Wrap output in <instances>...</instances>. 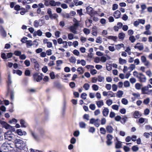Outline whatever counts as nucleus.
I'll return each instance as SVG.
<instances>
[{
  "mask_svg": "<svg viewBox=\"0 0 152 152\" xmlns=\"http://www.w3.org/2000/svg\"><path fill=\"white\" fill-rule=\"evenodd\" d=\"M77 12L78 14H79L80 16H81L82 15H83V9H80V10H77Z\"/></svg>",
  "mask_w": 152,
  "mask_h": 152,
  "instance_id": "nucleus-49",
  "label": "nucleus"
},
{
  "mask_svg": "<svg viewBox=\"0 0 152 152\" xmlns=\"http://www.w3.org/2000/svg\"><path fill=\"white\" fill-rule=\"evenodd\" d=\"M8 145L7 143H3L1 147V149L4 152H7L8 151Z\"/></svg>",
  "mask_w": 152,
  "mask_h": 152,
  "instance_id": "nucleus-8",
  "label": "nucleus"
},
{
  "mask_svg": "<svg viewBox=\"0 0 152 152\" xmlns=\"http://www.w3.org/2000/svg\"><path fill=\"white\" fill-rule=\"evenodd\" d=\"M0 32L1 35L3 37H5L7 36V33L4 28L2 26H0Z\"/></svg>",
  "mask_w": 152,
  "mask_h": 152,
  "instance_id": "nucleus-12",
  "label": "nucleus"
},
{
  "mask_svg": "<svg viewBox=\"0 0 152 152\" xmlns=\"http://www.w3.org/2000/svg\"><path fill=\"white\" fill-rule=\"evenodd\" d=\"M121 15L120 12L118 10H117L114 12V16L116 18H120Z\"/></svg>",
  "mask_w": 152,
  "mask_h": 152,
  "instance_id": "nucleus-18",
  "label": "nucleus"
},
{
  "mask_svg": "<svg viewBox=\"0 0 152 152\" xmlns=\"http://www.w3.org/2000/svg\"><path fill=\"white\" fill-rule=\"evenodd\" d=\"M77 71L79 72V73L80 74H82L84 72L83 69L82 67H79L77 68Z\"/></svg>",
  "mask_w": 152,
  "mask_h": 152,
  "instance_id": "nucleus-35",
  "label": "nucleus"
},
{
  "mask_svg": "<svg viewBox=\"0 0 152 152\" xmlns=\"http://www.w3.org/2000/svg\"><path fill=\"white\" fill-rule=\"evenodd\" d=\"M124 36L125 34L123 33H120L118 34V37L120 39H124Z\"/></svg>",
  "mask_w": 152,
  "mask_h": 152,
  "instance_id": "nucleus-43",
  "label": "nucleus"
},
{
  "mask_svg": "<svg viewBox=\"0 0 152 152\" xmlns=\"http://www.w3.org/2000/svg\"><path fill=\"white\" fill-rule=\"evenodd\" d=\"M122 142L117 140V142H116L115 143V148L118 149L121 148L122 146Z\"/></svg>",
  "mask_w": 152,
  "mask_h": 152,
  "instance_id": "nucleus-24",
  "label": "nucleus"
},
{
  "mask_svg": "<svg viewBox=\"0 0 152 152\" xmlns=\"http://www.w3.org/2000/svg\"><path fill=\"white\" fill-rule=\"evenodd\" d=\"M123 94V92L122 91H118L117 92L116 96L118 98H121L122 97Z\"/></svg>",
  "mask_w": 152,
  "mask_h": 152,
  "instance_id": "nucleus-32",
  "label": "nucleus"
},
{
  "mask_svg": "<svg viewBox=\"0 0 152 152\" xmlns=\"http://www.w3.org/2000/svg\"><path fill=\"white\" fill-rule=\"evenodd\" d=\"M56 1L53 0H50L49 2V4L51 6L55 7L56 6Z\"/></svg>",
  "mask_w": 152,
  "mask_h": 152,
  "instance_id": "nucleus-46",
  "label": "nucleus"
},
{
  "mask_svg": "<svg viewBox=\"0 0 152 152\" xmlns=\"http://www.w3.org/2000/svg\"><path fill=\"white\" fill-rule=\"evenodd\" d=\"M106 129L107 132L110 133H112L114 130V129L112 126L110 125L106 126Z\"/></svg>",
  "mask_w": 152,
  "mask_h": 152,
  "instance_id": "nucleus-14",
  "label": "nucleus"
},
{
  "mask_svg": "<svg viewBox=\"0 0 152 152\" xmlns=\"http://www.w3.org/2000/svg\"><path fill=\"white\" fill-rule=\"evenodd\" d=\"M68 38L69 40H72L74 38V35L72 33H69L68 34Z\"/></svg>",
  "mask_w": 152,
  "mask_h": 152,
  "instance_id": "nucleus-53",
  "label": "nucleus"
},
{
  "mask_svg": "<svg viewBox=\"0 0 152 152\" xmlns=\"http://www.w3.org/2000/svg\"><path fill=\"white\" fill-rule=\"evenodd\" d=\"M87 96V94L85 93H83L81 94V97L83 99L85 100L86 99V96Z\"/></svg>",
  "mask_w": 152,
  "mask_h": 152,
  "instance_id": "nucleus-57",
  "label": "nucleus"
},
{
  "mask_svg": "<svg viewBox=\"0 0 152 152\" xmlns=\"http://www.w3.org/2000/svg\"><path fill=\"white\" fill-rule=\"evenodd\" d=\"M112 88L113 91H115L117 90L118 86L116 85L113 84L112 86Z\"/></svg>",
  "mask_w": 152,
  "mask_h": 152,
  "instance_id": "nucleus-58",
  "label": "nucleus"
},
{
  "mask_svg": "<svg viewBox=\"0 0 152 152\" xmlns=\"http://www.w3.org/2000/svg\"><path fill=\"white\" fill-rule=\"evenodd\" d=\"M92 87L93 90L95 91H97L99 89V86L96 84H93L92 85Z\"/></svg>",
  "mask_w": 152,
  "mask_h": 152,
  "instance_id": "nucleus-44",
  "label": "nucleus"
},
{
  "mask_svg": "<svg viewBox=\"0 0 152 152\" xmlns=\"http://www.w3.org/2000/svg\"><path fill=\"white\" fill-rule=\"evenodd\" d=\"M38 131L41 135H43V134H44V131L43 129H42V128H39L38 129Z\"/></svg>",
  "mask_w": 152,
  "mask_h": 152,
  "instance_id": "nucleus-47",
  "label": "nucleus"
},
{
  "mask_svg": "<svg viewBox=\"0 0 152 152\" xmlns=\"http://www.w3.org/2000/svg\"><path fill=\"white\" fill-rule=\"evenodd\" d=\"M31 62L32 63L34 64L38 63L36 59L34 58H30Z\"/></svg>",
  "mask_w": 152,
  "mask_h": 152,
  "instance_id": "nucleus-60",
  "label": "nucleus"
},
{
  "mask_svg": "<svg viewBox=\"0 0 152 152\" xmlns=\"http://www.w3.org/2000/svg\"><path fill=\"white\" fill-rule=\"evenodd\" d=\"M96 103L98 107L99 108H100L104 104V102L102 100H101L99 101H96Z\"/></svg>",
  "mask_w": 152,
  "mask_h": 152,
  "instance_id": "nucleus-20",
  "label": "nucleus"
},
{
  "mask_svg": "<svg viewBox=\"0 0 152 152\" xmlns=\"http://www.w3.org/2000/svg\"><path fill=\"white\" fill-rule=\"evenodd\" d=\"M15 143L16 147L18 149L24 150H26L25 149H27L26 148V143L21 140L17 139L15 140Z\"/></svg>",
  "mask_w": 152,
  "mask_h": 152,
  "instance_id": "nucleus-1",
  "label": "nucleus"
},
{
  "mask_svg": "<svg viewBox=\"0 0 152 152\" xmlns=\"http://www.w3.org/2000/svg\"><path fill=\"white\" fill-rule=\"evenodd\" d=\"M135 66L134 64H131L129 67L128 69H129L131 71L134 69L135 68Z\"/></svg>",
  "mask_w": 152,
  "mask_h": 152,
  "instance_id": "nucleus-62",
  "label": "nucleus"
},
{
  "mask_svg": "<svg viewBox=\"0 0 152 152\" xmlns=\"http://www.w3.org/2000/svg\"><path fill=\"white\" fill-rule=\"evenodd\" d=\"M4 126V127L6 129H9L13 132L15 130V129L14 127H13L10 126V125L7 123H5V124Z\"/></svg>",
  "mask_w": 152,
  "mask_h": 152,
  "instance_id": "nucleus-10",
  "label": "nucleus"
},
{
  "mask_svg": "<svg viewBox=\"0 0 152 152\" xmlns=\"http://www.w3.org/2000/svg\"><path fill=\"white\" fill-rule=\"evenodd\" d=\"M76 6L81 5L83 4L82 1H79V0H73Z\"/></svg>",
  "mask_w": 152,
  "mask_h": 152,
  "instance_id": "nucleus-28",
  "label": "nucleus"
},
{
  "mask_svg": "<svg viewBox=\"0 0 152 152\" xmlns=\"http://www.w3.org/2000/svg\"><path fill=\"white\" fill-rule=\"evenodd\" d=\"M42 20L39 19L38 20H35L34 21V26L36 28H37L39 26H41L43 25L42 23H40V21L42 22Z\"/></svg>",
  "mask_w": 152,
  "mask_h": 152,
  "instance_id": "nucleus-9",
  "label": "nucleus"
},
{
  "mask_svg": "<svg viewBox=\"0 0 152 152\" xmlns=\"http://www.w3.org/2000/svg\"><path fill=\"white\" fill-rule=\"evenodd\" d=\"M71 32L74 34H77V28L75 26H70L69 28Z\"/></svg>",
  "mask_w": 152,
  "mask_h": 152,
  "instance_id": "nucleus-16",
  "label": "nucleus"
},
{
  "mask_svg": "<svg viewBox=\"0 0 152 152\" xmlns=\"http://www.w3.org/2000/svg\"><path fill=\"white\" fill-rule=\"evenodd\" d=\"M106 122V120L104 118H102L101 120V124L103 125L105 124Z\"/></svg>",
  "mask_w": 152,
  "mask_h": 152,
  "instance_id": "nucleus-54",
  "label": "nucleus"
},
{
  "mask_svg": "<svg viewBox=\"0 0 152 152\" xmlns=\"http://www.w3.org/2000/svg\"><path fill=\"white\" fill-rule=\"evenodd\" d=\"M8 86H10L12 83L11 77L10 74L9 73L8 75V79L7 81Z\"/></svg>",
  "mask_w": 152,
  "mask_h": 152,
  "instance_id": "nucleus-25",
  "label": "nucleus"
},
{
  "mask_svg": "<svg viewBox=\"0 0 152 152\" xmlns=\"http://www.w3.org/2000/svg\"><path fill=\"white\" fill-rule=\"evenodd\" d=\"M13 74H17L19 76H21L22 75V72L20 70H13Z\"/></svg>",
  "mask_w": 152,
  "mask_h": 152,
  "instance_id": "nucleus-31",
  "label": "nucleus"
},
{
  "mask_svg": "<svg viewBox=\"0 0 152 152\" xmlns=\"http://www.w3.org/2000/svg\"><path fill=\"white\" fill-rule=\"evenodd\" d=\"M107 38L109 39H112L114 41H116V39H117V37L116 36H110L107 37Z\"/></svg>",
  "mask_w": 152,
  "mask_h": 152,
  "instance_id": "nucleus-37",
  "label": "nucleus"
},
{
  "mask_svg": "<svg viewBox=\"0 0 152 152\" xmlns=\"http://www.w3.org/2000/svg\"><path fill=\"white\" fill-rule=\"evenodd\" d=\"M119 63L121 64H123L126 63V60L123 59L121 58H119Z\"/></svg>",
  "mask_w": 152,
  "mask_h": 152,
  "instance_id": "nucleus-38",
  "label": "nucleus"
},
{
  "mask_svg": "<svg viewBox=\"0 0 152 152\" xmlns=\"http://www.w3.org/2000/svg\"><path fill=\"white\" fill-rule=\"evenodd\" d=\"M42 32L40 30H38L37 31H35L33 33L34 37H36L37 35L41 36L42 35Z\"/></svg>",
  "mask_w": 152,
  "mask_h": 152,
  "instance_id": "nucleus-17",
  "label": "nucleus"
},
{
  "mask_svg": "<svg viewBox=\"0 0 152 152\" xmlns=\"http://www.w3.org/2000/svg\"><path fill=\"white\" fill-rule=\"evenodd\" d=\"M100 131L101 134H105L106 132V130L104 128L101 127L100 129Z\"/></svg>",
  "mask_w": 152,
  "mask_h": 152,
  "instance_id": "nucleus-48",
  "label": "nucleus"
},
{
  "mask_svg": "<svg viewBox=\"0 0 152 152\" xmlns=\"http://www.w3.org/2000/svg\"><path fill=\"white\" fill-rule=\"evenodd\" d=\"M141 116V115L139 111H136L134 113V116L135 118H138Z\"/></svg>",
  "mask_w": 152,
  "mask_h": 152,
  "instance_id": "nucleus-26",
  "label": "nucleus"
},
{
  "mask_svg": "<svg viewBox=\"0 0 152 152\" xmlns=\"http://www.w3.org/2000/svg\"><path fill=\"white\" fill-rule=\"evenodd\" d=\"M97 31L96 29V27H93L92 33V34L93 35L96 37L97 35Z\"/></svg>",
  "mask_w": 152,
  "mask_h": 152,
  "instance_id": "nucleus-34",
  "label": "nucleus"
},
{
  "mask_svg": "<svg viewBox=\"0 0 152 152\" xmlns=\"http://www.w3.org/2000/svg\"><path fill=\"white\" fill-rule=\"evenodd\" d=\"M61 15L64 18H70V14L65 12H63L61 14Z\"/></svg>",
  "mask_w": 152,
  "mask_h": 152,
  "instance_id": "nucleus-29",
  "label": "nucleus"
},
{
  "mask_svg": "<svg viewBox=\"0 0 152 152\" xmlns=\"http://www.w3.org/2000/svg\"><path fill=\"white\" fill-rule=\"evenodd\" d=\"M141 85L140 83H137L135 84V87L137 90H139L141 89Z\"/></svg>",
  "mask_w": 152,
  "mask_h": 152,
  "instance_id": "nucleus-40",
  "label": "nucleus"
},
{
  "mask_svg": "<svg viewBox=\"0 0 152 152\" xmlns=\"http://www.w3.org/2000/svg\"><path fill=\"white\" fill-rule=\"evenodd\" d=\"M51 19H56L58 17V15L56 13H53L49 16Z\"/></svg>",
  "mask_w": 152,
  "mask_h": 152,
  "instance_id": "nucleus-30",
  "label": "nucleus"
},
{
  "mask_svg": "<svg viewBox=\"0 0 152 152\" xmlns=\"http://www.w3.org/2000/svg\"><path fill=\"white\" fill-rule=\"evenodd\" d=\"M129 39L132 43L134 42L135 40L134 37L133 36H130L129 38Z\"/></svg>",
  "mask_w": 152,
  "mask_h": 152,
  "instance_id": "nucleus-64",
  "label": "nucleus"
},
{
  "mask_svg": "<svg viewBox=\"0 0 152 152\" xmlns=\"http://www.w3.org/2000/svg\"><path fill=\"white\" fill-rule=\"evenodd\" d=\"M107 96L109 97H115V94L111 91H108Z\"/></svg>",
  "mask_w": 152,
  "mask_h": 152,
  "instance_id": "nucleus-39",
  "label": "nucleus"
},
{
  "mask_svg": "<svg viewBox=\"0 0 152 152\" xmlns=\"http://www.w3.org/2000/svg\"><path fill=\"white\" fill-rule=\"evenodd\" d=\"M90 86V85L88 83H86L84 84L83 88L86 90H88L89 89Z\"/></svg>",
  "mask_w": 152,
  "mask_h": 152,
  "instance_id": "nucleus-42",
  "label": "nucleus"
},
{
  "mask_svg": "<svg viewBox=\"0 0 152 152\" xmlns=\"http://www.w3.org/2000/svg\"><path fill=\"white\" fill-rule=\"evenodd\" d=\"M124 46V45L123 44L116 45H115V48L116 50H119L122 47H123Z\"/></svg>",
  "mask_w": 152,
  "mask_h": 152,
  "instance_id": "nucleus-33",
  "label": "nucleus"
},
{
  "mask_svg": "<svg viewBox=\"0 0 152 152\" xmlns=\"http://www.w3.org/2000/svg\"><path fill=\"white\" fill-rule=\"evenodd\" d=\"M99 121V119L98 118L95 119L94 118H92L90 120V124H94L96 127H98L100 125Z\"/></svg>",
  "mask_w": 152,
  "mask_h": 152,
  "instance_id": "nucleus-3",
  "label": "nucleus"
},
{
  "mask_svg": "<svg viewBox=\"0 0 152 152\" xmlns=\"http://www.w3.org/2000/svg\"><path fill=\"white\" fill-rule=\"evenodd\" d=\"M148 90L146 86H145L141 88L142 93L143 94H149L150 93L149 92H146V91Z\"/></svg>",
  "mask_w": 152,
  "mask_h": 152,
  "instance_id": "nucleus-19",
  "label": "nucleus"
},
{
  "mask_svg": "<svg viewBox=\"0 0 152 152\" xmlns=\"http://www.w3.org/2000/svg\"><path fill=\"white\" fill-rule=\"evenodd\" d=\"M113 103V101L111 99L107 100L106 101V104L109 106H110Z\"/></svg>",
  "mask_w": 152,
  "mask_h": 152,
  "instance_id": "nucleus-56",
  "label": "nucleus"
},
{
  "mask_svg": "<svg viewBox=\"0 0 152 152\" xmlns=\"http://www.w3.org/2000/svg\"><path fill=\"white\" fill-rule=\"evenodd\" d=\"M132 95L134 97V99H133V97H132V99L133 100H134L135 99H140V94L138 93H133L132 94Z\"/></svg>",
  "mask_w": 152,
  "mask_h": 152,
  "instance_id": "nucleus-23",
  "label": "nucleus"
},
{
  "mask_svg": "<svg viewBox=\"0 0 152 152\" xmlns=\"http://www.w3.org/2000/svg\"><path fill=\"white\" fill-rule=\"evenodd\" d=\"M140 83H145L146 82V78L142 73H140V76L138 78Z\"/></svg>",
  "mask_w": 152,
  "mask_h": 152,
  "instance_id": "nucleus-6",
  "label": "nucleus"
},
{
  "mask_svg": "<svg viewBox=\"0 0 152 152\" xmlns=\"http://www.w3.org/2000/svg\"><path fill=\"white\" fill-rule=\"evenodd\" d=\"M17 132L18 135L20 136L23 135H26L27 134L26 132L25 131H22L20 129H17Z\"/></svg>",
  "mask_w": 152,
  "mask_h": 152,
  "instance_id": "nucleus-21",
  "label": "nucleus"
},
{
  "mask_svg": "<svg viewBox=\"0 0 152 152\" xmlns=\"http://www.w3.org/2000/svg\"><path fill=\"white\" fill-rule=\"evenodd\" d=\"M83 31L85 34L86 35H87L89 34L90 33V30L87 28H84Z\"/></svg>",
  "mask_w": 152,
  "mask_h": 152,
  "instance_id": "nucleus-41",
  "label": "nucleus"
},
{
  "mask_svg": "<svg viewBox=\"0 0 152 152\" xmlns=\"http://www.w3.org/2000/svg\"><path fill=\"white\" fill-rule=\"evenodd\" d=\"M124 86L125 87H128L130 86L129 82L128 81H126L124 82Z\"/></svg>",
  "mask_w": 152,
  "mask_h": 152,
  "instance_id": "nucleus-55",
  "label": "nucleus"
},
{
  "mask_svg": "<svg viewBox=\"0 0 152 152\" xmlns=\"http://www.w3.org/2000/svg\"><path fill=\"white\" fill-rule=\"evenodd\" d=\"M132 150L134 152L136 151L139 150V148L137 145H134L132 147Z\"/></svg>",
  "mask_w": 152,
  "mask_h": 152,
  "instance_id": "nucleus-52",
  "label": "nucleus"
},
{
  "mask_svg": "<svg viewBox=\"0 0 152 152\" xmlns=\"http://www.w3.org/2000/svg\"><path fill=\"white\" fill-rule=\"evenodd\" d=\"M20 123L21 127L25 128L27 126V123L23 120H20Z\"/></svg>",
  "mask_w": 152,
  "mask_h": 152,
  "instance_id": "nucleus-22",
  "label": "nucleus"
},
{
  "mask_svg": "<svg viewBox=\"0 0 152 152\" xmlns=\"http://www.w3.org/2000/svg\"><path fill=\"white\" fill-rule=\"evenodd\" d=\"M26 47L29 48L33 45L32 41L31 40H26Z\"/></svg>",
  "mask_w": 152,
  "mask_h": 152,
  "instance_id": "nucleus-27",
  "label": "nucleus"
},
{
  "mask_svg": "<svg viewBox=\"0 0 152 152\" xmlns=\"http://www.w3.org/2000/svg\"><path fill=\"white\" fill-rule=\"evenodd\" d=\"M42 74L40 75L38 73H35L33 75V77L34 80L37 82L40 81L42 79Z\"/></svg>",
  "mask_w": 152,
  "mask_h": 152,
  "instance_id": "nucleus-7",
  "label": "nucleus"
},
{
  "mask_svg": "<svg viewBox=\"0 0 152 152\" xmlns=\"http://www.w3.org/2000/svg\"><path fill=\"white\" fill-rule=\"evenodd\" d=\"M31 133L34 138L36 141L39 140V137L37 134L34 131H31Z\"/></svg>",
  "mask_w": 152,
  "mask_h": 152,
  "instance_id": "nucleus-11",
  "label": "nucleus"
},
{
  "mask_svg": "<svg viewBox=\"0 0 152 152\" xmlns=\"http://www.w3.org/2000/svg\"><path fill=\"white\" fill-rule=\"evenodd\" d=\"M69 61L70 62L75 63L76 62V59L75 57H71L69 58Z\"/></svg>",
  "mask_w": 152,
  "mask_h": 152,
  "instance_id": "nucleus-45",
  "label": "nucleus"
},
{
  "mask_svg": "<svg viewBox=\"0 0 152 152\" xmlns=\"http://www.w3.org/2000/svg\"><path fill=\"white\" fill-rule=\"evenodd\" d=\"M95 131V128L93 127H91L89 129V132H90L93 133Z\"/></svg>",
  "mask_w": 152,
  "mask_h": 152,
  "instance_id": "nucleus-59",
  "label": "nucleus"
},
{
  "mask_svg": "<svg viewBox=\"0 0 152 152\" xmlns=\"http://www.w3.org/2000/svg\"><path fill=\"white\" fill-rule=\"evenodd\" d=\"M109 110L107 107H104L102 111L103 115L105 117H107L109 113Z\"/></svg>",
  "mask_w": 152,
  "mask_h": 152,
  "instance_id": "nucleus-13",
  "label": "nucleus"
},
{
  "mask_svg": "<svg viewBox=\"0 0 152 152\" xmlns=\"http://www.w3.org/2000/svg\"><path fill=\"white\" fill-rule=\"evenodd\" d=\"M80 127L81 128H85L86 124L83 122H80L79 123Z\"/></svg>",
  "mask_w": 152,
  "mask_h": 152,
  "instance_id": "nucleus-36",
  "label": "nucleus"
},
{
  "mask_svg": "<svg viewBox=\"0 0 152 152\" xmlns=\"http://www.w3.org/2000/svg\"><path fill=\"white\" fill-rule=\"evenodd\" d=\"M100 61V58L98 57H96L94 58V62L96 63H98Z\"/></svg>",
  "mask_w": 152,
  "mask_h": 152,
  "instance_id": "nucleus-63",
  "label": "nucleus"
},
{
  "mask_svg": "<svg viewBox=\"0 0 152 152\" xmlns=\"http://www.w3.org/2000/svg\"><path fill=\"white\" fill-rule=\"evenodd\" d=\"M107 141L106 142L107 144L108 145H110L112 143V140L113 138V136L110 134H108L106 137Z\"/></svg>",
  "mask_w": 152,
  "mask_h": 152,
  "instance_id": "nucleus-5",
  "label": "nucleus"
},
{
  "mask_svg": "<svg viewBox=\"0 0 152 152\" xmlns=\"http://www.w3.org/2000/svg\"><path fill=\"white\" fill-rule=\"evenodd\" d=\"M4 137L5 139L11 141L14 138L15 136L11 131H8L4 133Z\"/></svg>",
  "mask_w": 152,
  "mask_h": 152,
  "instance_id": "nucleus-2",
  "label": "nucleus"
},
{
  "mask_svg": "<svg viewBox=\"0 0 152 152\" xmlns=\"http://www.w3.org/2000/svg\"><path fill=\"white\" fill-rule=\"evenodd\" d=\"M24 63L26 66L27 67L29 66H30V62L29 60H26L24 62Z\"/></svg>",
  "mask_w": 152,
  "mask_h": 152,
  "instance_id": "nucleus-61",
  "label": "nucleus"
},
{
  "mask_svg": "<svg viewBox=\"0 0 152 152\" xmlns=\"http://www.w3.org/2000/svg\"><path fill=\"white\" fill-rule=\"evenodd\" d=\"M134 48L138 49L140 50H143L144 47L142 44L139 43H137L135 46H134Z\"/></svg>",
  "mask_w": 152,
  "mask_h": 152,
  "instance_id": "nucleus-15",
  "label": "nucleus"
},
{
  "mask_svg": "<svg viewBox=\"0 0 152 152\" xmlns=\"http://www.w3.org/2000/svg\"><path fill=\"white\" fill-rule=\"evenodd\" d=\"M150 101V100L149 98H147L144 100L143 103L144 104L147 105L149 103Z\"/></svg>",
  "mask_w": 152,
  "mask_h": 152,
  "instance_id": "nucleus-51",
  "label": "nucleus"
},
{
  "mask_svg": "<svg viewBox=\"0 0 152 152\" xmlns=\"http://www.w3.org/2000/svg\"><path fill=\"white\" fill-rule=\"evenodd\" d=\"M86 10L87 13L91 16H93L97 13L96 11L94 10L93 9L90 7H87Z\"/></svg>",
  "mask_w": 152,
  "mask_h": 152,
  "instance_id": "nucleus-4",
  "label": "nucleus"
},
{
  "mask_svg": "<svg viewBox=\"0 0 152 152\" xmlns=\"http://www.w3.org/2000/svg\"><path fill=\"white\" fill-rule=\"evenodd\" d=\"M121 102L124 105H126L128 103V101L127 99L125 98H123L122 99Z\"/></svg>",
  "mask_w": 152,
  "mask_h": 152,
  "instance_id": "nucleus-50",
  "label": "nucleus"
}]
</instances>
